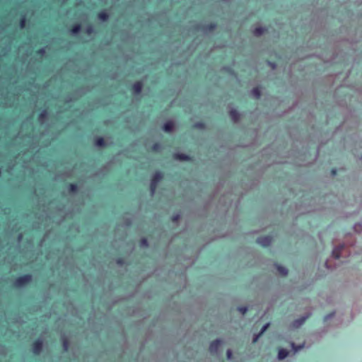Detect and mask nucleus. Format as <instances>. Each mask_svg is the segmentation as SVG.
<instances>
[{
    "label": "nucleus",
    "mask_w": 362,
    "mask_h": 362,
    "mask_svg": "<svg viewBox=\"0 0 362 362\" xmlns=\"http://www.w3.org/2000/svg\"><path fill=\"white\" fill-rule=\"evenodd\" d=\"M288 354V351L285 349H280L278 353V358L280 360L284 359Z\"/></svg>",
    "instance_id": "2eb2a0df"
},
{
    "label": "nucleus",
    "mask_w": 362,
    "mask_h": 362,
    "mask_svg": "<svg viewBox=\"0 0 362 362\" xmlns=\"http://www.w3.org/2000/svg\"><path fill=\"white\" fill-rule=\"evenodd\" d=\"M227 358L231 359L233 357V352L230 349H228L226 351Z\"/></svg>",
    "instance_id": "c85d7f7f"
},
{
    "label": "nucleus",
    "mask_w": 362,
    "mask_h": 362,
    "mask_svg": "<svg viewBox=\"0 0 362 362\" xmlns=\"http://www.w3.org/2000/svg\"><path fill=\"white\" fill-rule=\"evenodd\" d=\"M81 30V25L80 23H75L72 25L70 28V31L73 34L78 33Z\"/></svg>",
    "instance_id": "ddd939ff"
},
{
    "label": "nucleus",
    "mask_w": 362,
    "mask_h": 362,
    "mask_svg": "<svg viewBox=\"0 0 362 362\" xmlns=\"http://www.w3.org/2000/svg\"><path fill=\"white\" fill-rule=\"evenodd\" d=\"M208 29L209 30H214L216 28L215 23H210L207 25Z\"/></svg>",
    "instance_id": "7c9ffc66"
},
{
    "label": "nucleus",
    "mask_w": 362,
    "mask_h": 362,
    "mask_svg": "<svg viewBox=\"0 0 362 362\" xmlns=\"http://www.w3.org/2000/svg\"><path fill=\"white\" fill-rule=\"evenodd\" d=\"M94 143L95 146L99 147H104L106 146V142L105 139L101 136L95 138L94 140Z\"/></svg>",
    "instance_id": "f8f14e48"
},
{
    "label": "nucleus",
    "mask_w": 362,
    "mask_h": 362,
    "mask_svg": "<svg viewBox=\"0 0 362 362\" xmlns=\"http://www.w3.org/2000/svg\"><path fill=\"white\" fill-rule=\"evenodd\" d=\"M27 19L25 15L22 16L19 20V25L21 28H24L26 25Z\"/></svg>",
    "instance_id": "412c9836"
},
{
    "label": "nucleus",
    "mask_w": 362,
    "mask_h": 362,
    "mask_svg": "<svg viewBox=\"0 0 362 362\" xmlns=\"http://www.w3.org/2000/svg\"><path fill=\"white\" fill-rule=\"evenodd\" d=\"M33 277L30 274H25L17 277L13 283L14 286L21 288L23 287L32 281Z\"/></svg>",
    "instance_id": "f257e3e1"
},
{
    "label": "nucleus",
    "mask_w": 362,
    "mask_h": 362,
    "mask_svg": "<svg viewBox=\"0 0 362 362\" xmlns=\"http://www.w3.org/2000/svg\"><path fill=\"white\" fill-rule=\"evenodd\" d=\"M269 326V323H267L263 326L261 332L254 337L253 341H252L253 343H256L259 337L266 331V329L268 328Z\"/></svg>",
    "instance_id": "a211bd4d"
},
{
    "label": "nucleus",
    "mask_w": 362,
    "mask_h": 362,
    "mask_svg": "<svg viewBox=\"0 0 362 362\" xmlns=\"http://www.w3.org/2000/svg\"><path fill=\"white\" fill-rule=\"evenodd\" d=\"M308 317H302L298 320H296L294 322H293V326L296 327H299L300 326H301L304 322L306 320V319L308 318Z\"/></svg>",
    "instance_id": "f3484780"
},
{
    "label": "nucleus",
    "mask_w": 362,
    "mask_h": 362,
    "mask_svg": "<svg viewBox=\"0 0 362 362\" xmlns=\"http://www.w3.org/2000/svg\"><path fill=\"white\" fill-rule=\"evenodd\" d=\"M97 17L102 21H107L109 19V14L105 11H102L98 13Z\"/></svg>",
    "instance_id": "9b49d317"
},
{
    "label": "nucleus",
    "mask_w": 362,
    "mask_h": 362,
    "mask_svg": "<svg viewBox=\"0 0 362 362\" xmlns=\"http://www.w3.org/2000/svg\"><path fill=\"white\" fill-rule=\"evenodd\" d=\"M361 160H362V157H361Z\"/></svg>",
    "instance_id": "4c0bfd02"
},
{
    "label": "nucleus",
    "mask_w": 362,
    "mask_h": 362,
    "mask_svg": "<svg viewBox=\"0 0 362 362\" xmlns=\"http://www.w3.org/2000/svg\"><path fill=\"white\" fill-rule=\"evenodd\" d=\"M43 346V341L41 339H35L33 344H32V351L34 354L39 355L42 350Z\"/></svg>",
    "instance_id": "7ed1b4c3"
},
{
    "label": "nucleus",
    "mask_w": 362,
    "mask_h": 362,
    "mask_svg": "<svg viewBox=\"0 0 362 362\" xmlns=\"http://www.w3.org/2000/svg\"><path fill=\"white\" fill-rule=\"evenodd\" d=\"M47 115V110L46 109L43 110L38 115L39 119H44L46 117Z\"/></svg>",
    "instance_id": "a878e982"
},
{
    "label": "nucleus",
    "mask_w": 362,
    "mask_h": 362,
    "mask_svg": "<svg viewBox=\"0 0 362 362\" xmlns=\"http://www.w3.org/2000/svg\"><path fill=\"white\" fill-rule=\"evenodd\" d=\"M273 238L271 235L260 236L257 239V243L263 247H269L272 243Z\"/></svg>",
    "instance_id": "20e7f679"
},
{
    "label": "nucleus",
    "mask_w": 362,
    "mask_h": 362,
    "mask_svg": "<svg viewBox=\"0 0 362 362\" xmlns=\"http://www.w3.org/2000/svg\"><path fill=\"white\" fill-rule=\"evenodd\" d=\"M222 344V341L220 339H216L212 341L209 345V351L211 354H217Z\"/></svg>",
    "instance_id": "39448f33"
},
{
    "label": "nucleus",
    "mask_w": 362,
    "mask_h": 362,
    "mask_svg": "<svg viewBox=\"0 0 362 362\" xmlns=\"http://www.w3.org/2000/svg\"><path fill=\"white\" fill-rule=\"evenodd\" d=\"M238 310L241 314L245 315L247 311V308L246 306H240L238 308Z\"/></svg>",
    "instance_id": "b1692460"
},
{
    "label": "nucleus",
    "mask_w": 362,
    "mask_h": 362,
    "mask_svg": "<svg viewBox=\"0 0 362 362\" xmlns=\"http://www.w3.org/2000/svg\"><path fill=\"white\" fill-rule=\"evenodd\" d=\"M329 317V316H326V317H325V321H327Z\"/></svg>",
    "instance_id": "f704fd0d"
},
{
    "label": "nucleus",
    "mask_w": 362,
    "mask_h": 362,
    "mask_svg": "<svg viewBox=\"0 0 362 362\" xmlns=\"http://www.w3.org/2000/svg\"><path fill=\"white\" fill-rule=\"evenodd\" d=\"M252 94L257 99H259L261 96V88L259 86L255 87L252 90Z\"/></svg>",
    "instance_id": "dca6fc26"
},
{
    "label": "nucleus",
    "mask_w": 362,
    "mask_h": 362,
    "mask_svg": "<svg viewBox=\"0 0 362 362\" xmlns=\"http://www.w3.org/2000/svg\"><path fill=\"white\" fill-rule=\"evenodd\" d=\"M173 127L174 123L172 121H168L163 124V129L165 132L170 133L173 131Z\"/></svg>",
    "instance_id": "1a4fd4ad"
},
{
    "label": "nucleus",
    "mask_w": 362,
    "mask_h": 362,
    "mask_svg": "<svg viewBox=\"0 0 362 362\" xmlns=\"http://www.w3.org/2000/svg\"><path fill=\"white\" fill-rule=\"evenodd\" d=\"M229 116L230 119L235 122H238L240 119V114L238 110L235 109H233L229 112Z\"/></svg>",
    "instance_id": "0eeeda50"
},
{
    "label": "nucleus",
    "mask_w": 362,
    "mask_h": 362,
    "mask_svg": "<svg viewBox=\"0 0 362 362\" xmlns=\"http://www.w3.org/2000/svg\"><path fill=\"white\" fill-rule=\"evenodd\" d=\"M332 174L333 175H335L337 174V170H336V169H334V168H333V169L332 170Z\"/></svg>",
    "instance_id": "2f4dec72"
},
{
    "label": "nucleus",
    "mask_w": 362,
    "mask_h": 362,
    "mask_svg": "<svg viewBox=\"0 0 362 362\" xmlns=\"http://www.w3.org/2000/svg\"><path fill=\"white\" fill-rule=\"evenodd\" d=\"M118 263H121L122 262V260L119 259L118 261H117Z\"/></svg>",
    "instance_id": "e433bc0d"
},
{
    "label": "nucleus",
    "mask_w": 362,
    "mask_h": 362,
    "mask_svg": "<svg viewBox=\"0 0 362 362\" xmlns=\"http://www.w3.org/2000/svg\"><path fill=\"white\" fill-rule=\"evenodd\" d=\"M266 32V28L263 27H257L253 30V34L255 36H260Z\"/></svg>",
    "instance_id": "4468645a"
},
{
    "label": "nucleus",
    "mask_w": 362,
    "mask_h": 362,
    "mask_svg": "<svg viewBox=\"0 0 362 362\" xmlns=\"http://www.w3.org/2000/svg\"><path fill=\"white\" fill-rule=\"evenodd\" d=\"M35 52H36L37 55L42 56L45 54V50L44 48H40V49H38L37 50H36Z\"/></svg>",
    "instance_id": "cd10ccee"
},
{
    "label": "nucleus",
    "mask_w": 362,
    "mask_h": 362,
    "mask_svg": "<svg viewBox=\"0 0 362 362\" xmlns=\"http://www.w3.org/2000/svg\"><path fill=\"white\" fill-rule=\"evenodd\" d=\"M163 175L160 171H156L152 176L150 182V190L151 194H153L156 192L158 184L163 179Z\"/></svg>",
    "instance_id": "f03ea898"
},
{
    "label": "nucleus",
    "mask_w": 362,
    "mask_h": 362,
    "mask_svg": "<svg viewBox=\"0 0 362 362\" xmlns=\"http://www.w3.org/2000/svg\"><path fill=\"white\" fill-rule=\"evenodd\" d=\"M197 127H202L204 126V124L203 123H198L196 124Z\"/></svg>",
    "instance_id": "473e14b6"
},
{
    "label": "nucleus",
    "mask_w": 362,
    "mask_h": 362,
    "mask_svg": "<svg viewBox=\"0 0 362 362\" xmlns=\"http://www.w3.org/2000/svg\"><path fill=\"white\" fill-rule=\"evenodd\" d=\"M276 268H277L279 273L281 275L286 276L288 274V269L286 267L281 266V265H278Z\"/></svg>",
    "instance_id": "6ab92c4d"
},
{
    "label": "nucleus",
    "mask_w": 362,
    "mask_h": 362,
    "mask_svg": "<svg viewBox=\"0 0 362 362\" xmlns=\"http://www.w3.org/2000/svg\"><path fill=\"white\" fill-rule=\"evenodd\" d=\"M78 189V185L76 183H70L69 185V190L70 192H76Z\"/></svg>",
    "instance_id": "aec40b11"
},
{
    "label": "nucleus",
    "mask_w": 362,
    "mask_h": 362,
    "mask_svg": "<svg viewBox=\"0 0 362 362\" xmlns=\"http://www.w3.org/2000/svg\"><path fill=\"white\" fill-rule=\"evenodd\" d=\"M21 238H22V234H20V235H18V239H21Z\"/></svg>",
    "instance_id": "c9c22d12"
},
{
    "label": "nucleus",
    "mask_w": 362,
    "mask_h": 362,
    "mask_svg": "<svg viewBox=\"0 0 362 362\" xmlns=\"http://www.w3.org/2000/svg\"><path fill=\"white\" fill-rule=\"evenodd\" d=\"M174 158L177 160H186V161L189 160L191 159L189 156L185 154V153H180L174 154Z\"/></svg>",
    "instance_id": "9d476101"
},
{
    "label": "nucleus",
    "mask_w": 362,
    "mask_h": 362,
    "mask_svg": "<svg viewBox=\"0 0 362 362\" xmlns=\"http://www.w3.org/2000/svg\"><path fill=\"white\" fill-rule=\"evenodd\" d=\"M86 33L90 35L94 33L93 27L91 25H88L86 29Z\"/></svg>",
    "instance_id": "393cba45"
},
{
    "label": "nucleus",
    "mask_w": 362,
    "mask_h": 362,
    "mask_svg": "<svg viewBox=\"0 0 362 362\" xmlns=\"http://www.w3.org/2000/svg\"><path fill=\"white\" fill-rule=\"evenodd\" d=\"M143 88V83L141 81H136L132 84L131 90L136 95L141 94Z\"/></svg>",
    "instance_id": "423d86ee"
},
{
    "label": "nucleus",
    "mask_w": 362,
    "mask_h": 362,
    "mask_svg": "<svg viewBox=\"0 0 362 362\" xmlns=\"http://www.w3.org/2000/svg\"><path fill=\"white\" fill-rule=\"evenodd\" d=\"M177 218H178V216H177L176 217H174L173 219V221H176Z\"/></svg>",
    "instance_id": "72a5a7b5"
},
{
    "label": "nucleus",
    "mask_w": 362,
    "mask_h": 362,
    "mask_svg": "<svg viewBox=\"0 0 362 362\" xmlns=\"http://www.w3.org/2000/svg\"><path fill=\"white\" fill-rule=\"evenodd\" d=\"M291 346H292L293 349L294 350V351L296 352L304 346V344H303L302 345H300L298 346H295L294 343H291Z\"/></svg>",
    "instance_id": "bb28decb"
},
{
    "label": "nucleus",
    "mask_w": 362,
    "mask_h": 362,
    "mask_svg": "<svg viewBox=\"0 0 362 362\" xmlns=\"http://www.w3.org/2000/svg\"><path fill=\"white\" fill-rule=\"evenodd\" d=\"M344 245H343L335 247L332 250V256L335 259H339L340 257L341 252L342 250L344 249Z\"/></svg>",
    "instance_id": "6e6552de"
},
{
    "label": "nucleus",
    "mask_w": 362,
    "mask_h": 362,
    "mask_svg": "<svg viewBox=\"0 0 362 362\" xmlns=\"http://www.w3.org/2000/svg\"><path fill=\"white\" fill-rule=\"evenodd\" d=\"M141 245H144V246L148 245V241H147L146 238H144L141 240Z\"/></svg>",
    "instance_id": "c756f323"
},
{
    "label": "nucleus",
    "mask_w": 362,
    "mask_h": 362,
    "mask_svg": "<svg viewBox=\"0 0 362 362\" xmlns=\"http://www.w3.org/2000/svg\"><path fill=\"white\" fill-rule=\"evenodd\" d=\"M161 148V146L159 143H155L151 146V150L153 151H159Z\"/></svg>",
    "instance_id": "5701e85b"
},
{
    "label": "nucleus",
    "mask_w": 362,
    "mask_h": 362,
    "mask_svg": "<svg viewBox=\"0 0 362 362\" xmlns=\"http://www.w3.org/2000/svg\"><path fill=\"white\" fill-rule=\"evenodd\" d=\"M62 345H63L64 349L65 351H67L69 349V341L68 339H66V338H64L63 339V340H62Z\"/></svg>",
    "instance_id": "4be33fe9"
}]
</instances>
